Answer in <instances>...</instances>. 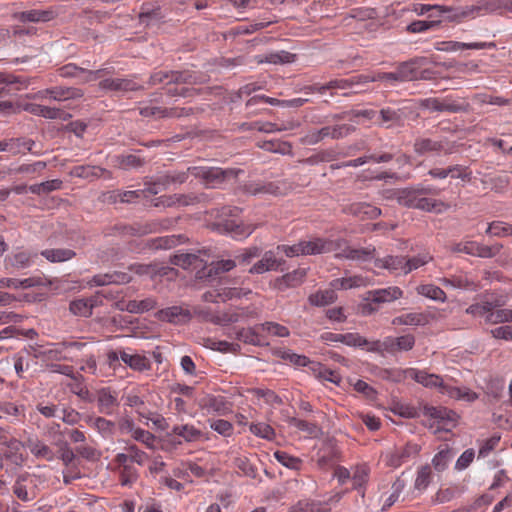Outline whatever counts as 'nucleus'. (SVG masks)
Masks as SVG:
<instances>
[{"instance_id": "1", "label": "nucleus", "mask_w": 512, "mask_h": 512, "mask_svg": "<svg viewBox=\"0 0 512 512\" xmlns=\"http://www.w3.org/2000/svg\"><path fill=\"white\" fill-rule=\"evenodd\" d=\"M402 296L403 291L397 286L369 290L365 293L363 301L358 305V311L363 316L372 315L379 310L382 304L391 303Z\"/></svg>"}, {"instance_id": "2", "label": "nucleus", "mask_w": 512, "mask_h": 512, "mask_svg": "<svg viewBox=\"0 0 512 512\" xmlns=\"http://www.w3.org/2000/svg\"><path fill=\"white\" fill-rule=\"evenodd\" d=\"M168 18V9L159 1H149L141 5L138 21L144 29L158 28Z\"/></svg>"}, {"instance_id": "3", "label": "nucleus", "mask_w": 512, "mask_h": 512, "mask_svg": "<svg viewBox=\"0 0 512 512\" xmlns=\"http://www.w3.org/2000/svg\"><path fill=\"white\" fill-rule=\"evenodd\" d=\"M191 175L199 178L206 186L221 184L230 178H236L240 170L219 167L190 166Z\"/></svg>"}, {"instance_id": "4", "label": "nucleus", "mask_w": 512, "mask_h": 512, "mask_svg": "<svg viewBox=\"0 0 512 512\" xmlns=\"http://www.w3.org/2000/svg\"><path fill=\"white\" fill-rule=\"evenodd\" d=\"M418 106L423 109H429L434 112H468L470 105L466 101L458 102L452 100L450 97H446L442 101L438 98H426L421 99L418 102Z\"/></svg>"}, {"instance_id": "5", "label": "nucleus", "mask_w": 512, "mask_h": 512, "mask_svg": "<svg viewBox=\"0 0 512 512\" xmlns=\"http://www.w3.org/2000/svg\"><path fill=\"white\" fill-rule=\"evenodd\" d=\"M198 82V77L189 71H157L154 72L149 78V85L154 86L161 83L168 85L175 83H188L195 84Z\"/></svg>"}, {"instance_id": "6", "label": "nucleus", "mask_w": 512, "mask_h": 512, "mask_svg": "<svg viewBox=\"0 0 512 512\" xmlns=\"http://www.w3.org/2000/svg\"><path fill=\"white\" fill-rule=\"evenodd\" d=\"M342 212L359 219H376L381 215V209L366 202H356L347 204L342 208Z\"/></svg>"}, {"instance_id": "7", "label": "nucleus", "mask_w": 512, "mask_h": 512, "mask_svg": "<svg viewBox=\"0 0 512 512\" xmlns=\"http://www.w3.org/2000/svg\"><path fill=\"white\" fill-rule=\"evenodd\" d=\"M429 62L426 57H414L399 63L396 67L400 72L402 82L418 80V69Z\"/></svg>"}, {"instance_id": "8", "label": "nucleus", "mask_w": 512, "mask_h": 512, "mask_svg": "<svg viewBox=\"0 0 512 512\" xmlns=\"http://www.w3.org/2000/svg\"><path fill=\"white\" fill-rule=\"evenodd\" d=\"M423 414L438 420V423L441 425L440 427L444 430H449L450 427H453L457 417V414L452 410L429 405L423 406Z\"/></svg>"}, {"instance_id": "9", "label": "nucleus", "mask_w": 512, "mask_h": 512, "mask_svg": "<svg viewBox=\"0 0 512 512\" xmlns=\"http://www.w3.org/2000/svg\"><path fill=\"white\" fill-rule=\"evenodd\" d=\"M236 267L235 259L213 261L209 266L205 265L203 269L198 270L196 277L199 279L212 278L221 273L229 272Z\"/></svg>"}, {"instance_id": "10", "label": "nucleus", "mask_w": 512, "mask_h": 512, "mask_svg": "<svg viewBox=\"0 0 512 512\" xmlns=\"http://www.w3.org/2000/svg\"><path fill=\"white\" fill-rule=\"evenodd\" d=\"M439 8V14H444V18L448 21L459 22L466 18L473 16L480 10L475 5L465 7H449L441 5Z\"/></svg>"}, {"instance_id": "11", "label": "nucleus", "mask_w": 512, "mask_h": 512, "mask_svg": "<svg viewBox=\"0 0 512 512\" xmlns=\"http://www.w3.org/2000/svg\"><path fill=\"white\" fill-rule=\"evenodd\" d=\"M505 305V301L502 297H488L486 296L482 303H476L470 305L466 309L467 314L473 316H487L490 310L499 308Z\"/></svg>"}, {"instance_id": "12", "label": "nucleus", "mask_w": 512, "mask_h": 512, "mask_svg": "<svg viewBox=\"0 0 512 512\" xmlns=\"http://www.w3.org/2000/svg\"><path fill=\"white\" fill-rule=\"evenodd\" d=\"M99 87L103 90L123 91V92L139 91V90L143 89V87L141 85H138L133 80L124 79V78L104 79V80L100 81Z\"/></svg>"}, {"instance_id": "13", "label": "nucleus", "mask_w": 512, "mask_h": 512, "mask_svg": "<svg viewBox=\"0 0 512 512\" xmlns=\"http://www.w3.org/2000/svg\"><path fill=\"white\" fill-rule=\"evenodd\" d=\"M3 445L6 449L2 452L3 460H7L17 467H21L25 462V457L21 452L22 443L16 438L6 440Z\"/></svg>"}, {"instance_id": "14", "label": "nucleus", "mask_w": 512, "mask_h": 512, "mask_svg": "<svg viewBox=\"0 0 512 512\" xmlns=\"http://www.w3.org/2000/svg\"><path fill=\"white\" fill-rule=\"evenodd\" d=\"M70 174L74 177L94 180L100 177L111 178V172L105 168L92 165H80L72 168Z\"/></svg>"}, {"instance_id": "15", "label": "nucleus", "mask_w": 512, "mask_h": 512, "mask_svg": "<svg viewBox=\"0 0 512 512\" xmlns=\"http://www.w3.org/2000/svg\"><path fill=\"white\" fill-rule=\"evenodd\" d=\"M290 187L285 183L268 182L264 184H250L246 186V190L253 194L266 193L271 195H284L289 191Z\"/></svg>"}, {"instance_id": "16", "label": "nucleus", "mask_w": 512, "mask_h": 512, "mask_svg": "<svg viewBox=\"0 0 512 512\" xmlns=\"http://www.w3.org/2000/svg\"><path fill=\"white\" fill-rule=\"evenodd\" d=\"M333 243L323 238H314L309 241H301L302 255H316L332 251Z\"/></svg>"}, {"instance_id": "17", "label": "nucleus", "mask_w": 512, "mask_h": 512, "mask_svg": "<svg viewBox=\"0 0 512 512\" xmlns=\"http://www.w3.org/2000/svg\"><path fill=\"white\" fill-rule=\"evenodd\" d=\"M158 317L162 321L179 324L190 320L191 313L180 306H172L162 309L158 312Z\"/></svg>"}, {"instance_id": "18", "label": "nucleus", "mask_w": 512, "mask_h": 512, "mask_svg": "<svg viewBox=\"0 0 512 512\" xmlns=\"http://www.w3.org/2000/svg\"><path fill=\"white\" fill-rule=\"evenodd\" d=\"M51 99L56 101H65L69 99H79L84 96V91L76 87H53L43 91Z\"/></svg>"}, {"instance_id": "19", "label": "nucleus", "mask_w": 512, "mask_h": 512, "mask_svg": "<svg viewBox=\"0 0 512 512\" xmlns=\"http://www.w3.org/2000/svg\"><path fill=\"white\" fill-rule=\"evenodd\" d=\"M466 489L464 484H453L446 488H440L431 501L433 504H444L452 501L455 497L461 495Z\"/></svg>"}, {"instance_id": "20", "label": "nucleus", "mask_w": 512, "mask_h": 512, "mask_svg": "<svg viewBox=\"0 0 512 512\" xmlns=\"http://www.w3.org/2000/svg\"><path fill=\"white\" fill-rule=\"evenodd\" d=\"M59 14L58 9H32L21 13V20L24 22H48Z\"/></svg>"}, {"instance_id": "21", "label": "nucleus", "mask_w": 512, "mask_h": 512, "mask_svg": "<svg viewBox=\"0 0 512 512\" xmlns=\"http://www.w3.org/2000/svg\"><path fill=\"white\" fill-rule=\"evenodd\" d=\"M171 263L179 266L183 269H188L193 267L194 269L201 270L205 267L206 262L201 259L198 255L192 253H182L178 255H174L171 258Z\"/></svg>"}, {"instance_id": "22", "label": "nucleus", "mask_w": 512, "mask_h": 512, "mask_svg": "<svg viewBox=\"0 0 512 512\" xmlns=\"http://www.w3.org/2000/svg\"><path fill=\"white\" fill-rule=\"evenodd\" d=\"M236 338L244 343L251 344L254 346H265L268 342H265L264 337L261 334L258 325L255 327L242 328L237 332Z\"/></svg>"}, {"instance_id": "23", "label": "nucleus", "mask_w": 512, "mask_h": 512, "mask_svg": "<svg viewBox=\"0 0 512 512\" xmlns=\"http://www.w3.org/2000/svg\"><path fill=\"white\" fill-rule=\"evenodd\" d=\"M495 47L494 42H472V43H461L446 41L441 42L436 47L440 51H455L459 49H485Z\"/></svg>"}, {"instance_id": "24", "label": "nucleus", "mask_w": 512, "mask_h": 512, "mask_svg": "<svg viewBox=\"0 0 512 512\" xmlns=\"http://www.w3.org/2000/svg\"><path fill=\"white\" fill-rule=\"evenodd\" d=\"M430 315L426 313H408L405 315L397 316L393 318L392 324L398 325H410V326H425L430 321Z\"/></svg>"}, {"instance_id": "25", "label": "nucleus", "mask_w": 512, "mask_h": 512, "mask_svg": "<svg viewBox=\"0 0 512 512\" xmlns=\"http://www.w3.org/2000/svg\"><path fill=\"white\" fill-rule=\"evenodd\" d=\"M432 193V189L421 187V188H404L402 197H400L401 206L407 208H415L417 200H419L420 196H424L426 194Z\"/></svg>"}, {"instance_id": "26", "label": "nucleus", "mask_w": 512, "mask_h": 512, "mask_svg": "<svg viewBox=\"0 0 512 512\" xmlns=\"http://www.w3.org/2000/svg\"><path fill=\"white\" fill-rule=\"evenodd\" d=\"M408 373L412 379L426 387H441L442 389L445 387L442 378L438 375L416 369H410Z\"/></svg>"}, {"instance_id": "27", "label": "nucleus", "mask_w": 512, "mask_h": 512, "mask_svg": "<svg viewBox=\"0 0 512 512\" xmlns=\"http://www.w3.org/2000/svg\"><path fill=\"white\" fill-rule=\"evenodd\" d=\"M97 403L100 413L111 415L113 408L118 406V401L115 395L109 389L103 388L97 393Z\"/></svg>"}, {"instance_id": "28", "label": "nucleus", "mask_w": 512, "mask_h": 512, "mask_svg": "<svg viewBox=\"0 0 512 512\" xmlns=\"http://www.w3.org/2000/svg\"><path fill=\"white\" fill-rule=\"evenodd\" d=\"M26 110L34 115L42 116L48 119H65L67 114L60 108L48 107L38 104H30Z\"/></svg>"}, {"instance_id": "29", "label": "nucleus", "mask_w": 512, "mask_h": 512, "mask_svg": "<svg viewBox=\"0 0 512 512\" xmlns=\"http://www.w3.org/2000/svg\"><path fill=\"white\" fill-rule=\"evenodd\" d=\"M202 402V407L208 412L212 411L219 415H226L230 412V405L222 396H208Z\"/></svg>"}, {"instance_id": "30", "label": "nucleus", "mask_w": 512, "mask_h": 512, "mask_svg": "<svg viewBox=\"0 0 512 512\" xmlns=\"http://www.w3.org/2000/svg\"><path fill=\"white\" fill-rule=\"evenodd\" d=\"M121 360L135 371H144L150 369V361L143 355L129 354L125 351H120Z\"/></svg>"}, {"instance_id": "31", "label": "nucleus", "mask_w": 512, "mask_h": 512, "mask_svg": "<svg viewBox=\"0 0 512 512\" xmlns=\"http://www.w3.org/2000/svg\"><path fill=\"white\" fill-rule=\"evenodd\" d=\"M279 262L275 258L272 251H267L263 258L256 262L250 269L251 274H262L266 271L275 270L279 266Z\"/></svg>"}, {"instance_id": "32", "label": "nucleus", "mask_w": 512, "mask_h": 512, "mask_svg": "<svg viewBox=\"0 0 512 512\" xmlns=\"http://www.w3.org/2000/svg\"><path fill=\"white\" fill-rule=\"evenodd\" d=\"M414 151L418 155H424L430 152H440L444 146L442 142L434 141L430 138H417L413 145Z\"/></svg>"}, {"instance_id": "33", "label": "nucleus", "mask_w": 512, "mask_h": 512, "mask_svg": "<svg viewBox=\"0 0 512 512\" xmlns=\"http://www.w3.org/2000/svg\"><path fill=\"white\" fill-rule=\"evenodd\" d=\"M331 509L327 503L314 500H301L291 507L290 512H330Z\"/></svg>"}, {"instance_id": "34", "label": "nucleus", "mask_w": 512, "mask_h": 512, "mask_svg": "<svg viewBox=\"0 0 512 512\" xmlns=\"http://www.w3.org/2000/svg\"><path fill=\"white\" fill-rule=\"evenodd\" d=\"M187 238L184 235H169L158 237L150 241V247L154 249H171L180 243H184Z\"/></svg>"}, {"instance_id": "35", "label": "nucleus", "mask_w": 512, "mask_h": 512, "mask_svg": "<svg viewBox=\"0 0 512 512\" xmlns=\"http://www.w3.org/2000/svg\"><path fill=\"white\" fill-rule=\"evenodd\" d=\"M311 370L315 374V376L319 379H323L329 382H332L336 385H339L341 382V376L338 372L327 368L318 362H313L311 366Z\"/></svg>"}, {"instance_id": "36", "label": "nucleus", "mask_w": 512, "mask_h": 512, "mask_svg": "<svg viewBox=\"0 0 512 512\" xmlns=\"http://www.w3.org/2000/svg\"><path fill=\"white\" fill-rule=\"evenodd\" d=\"M375 266L378 268L388 269L390 271L405 270V257L404 256H387L383 259H376Z\"/></svg>"}, {"instance_id": "37", "label": "nucleus", "mask_w": 512, "mask_h": 512, "mask_svg": "<svg viewBox=\"0 0 512 512\" xmlns=\"http://www.w3.org/2000/svg\"><path fill=\"white\" fill-rule=\"evenodd\" d=\"M28 447L36 458H43L47 461H53L55 458L52 449L40 440H29Z\"/></svg>"}, {"instance_id": "38", "label": "nucleus", "mask_w": 512, "mask_h": 512, "mask_svg": "<svg viewBox=\"0 0 512 512\" xmlns=\"http://www.w3.org/2000/svg\"><path fill=\"white\" fill-rule=\"evenodd\" d=\"M171 433L183 437L187 442L197 441L202 436L199 429L188 424L174 426Z\"/></svg>"}, {"instance_id": "39", "label": "nucleus", "mask_w": 512, "mask_h": 512, "mask_svg": "<svg viewBox=\"0 0 512 512\" xmlns=\"http://www.w3.org/2000/svg\"><path fill=\"white\" fill-rule=\"evenodd\" d=\"M295 54L281 51V52H275L270 53L269 55L265 56V58L258 56L257 62L259 64L261 63H272V64H284V63H291L295 61Z\"/></svg>"}, {"instance_id": "40", "label": "nucleus", "mask_w": 512, "mask_h": 512, "mask_svg": "<svg viewBox=\"0 0 512 512\" xmlns=\"http://www.w3.org/2000/svg\"><path fill=\"white\" fill-rule=\"evenodd\" d=\"M41 254L51 262H63L70 260L75 256V252L73 250L65 248L46 249Z\"/></svg>"}, {"instance_id": "41", "label": "nucleus", "mask_w": 512, "mask_h": 512, "mask_svg": "<svg viewBox=\"0 0 512 512\" xmlns=\"http://www.w3.org/2000/svg\"><path fill=\"white\" fill-rule=\"evenodd\" d=\"M452 458V449L449 448L448 445H445V448L441 449L432 459V465L436 471L442 472L447 468L448 463L451 461Z\"/></svg>"}, {"instance_id": "42", "label": "nucleus", "mask_w": 512, "mask_h": 512, "mask_svg": "<svg viewBox=\"0 0 512 512\" xmlns=\"http://www.w3.org/2000/svg\"><path fill=\"white\" fill-rule=\"evenodd\" d=\"M418 294L436 301L444 302L446 300L445 292L433 284H425L417 287Z\"/></svg>"}, {"instance_id": "43", "label": "nucleus", "mask_w": 512, "mask_h": 512, "mask_svg": "<svg viewBox=\"0 0 512 512\" xmlns=\"http://www.w3.org/2000/svg\"><path fill=\"white\" fill-rule=\"evenodd\" d=\"M443 392L447 393L451 398L461 399L467 402H472L477 399V394L468 388L446 386L443 387Z\"/></svg>"}, {"instance_id": "44", "label": "nucleus", "mask_w": 512, "mask_h": 512, "mask_svg": "<svg viewBox=\"0 0 512 512\" xmlns=\"http://www.w3.org/2000/svg\"><path fill=\"white\" fill-rule=\"evenodd\" d=\"M329 133V126L322 127L318 130H311L300 139V142L303 145H316L329 137Z\"/></svg>"}, {"instance_id": "45", "label": "nucleus", "mask_w": 512, "mask_h": 512, "mask_svg": "<svg viewBox=\"0 0 512 512\" xmlns=\"http://www.w3.org/2000/svg\"><path fill=\"white\" fill-rule=\"evenodd\" d=\"M486 323L498 324L504 322H512V310L511 309H500L495 308L490 310L485 319Z\"/></svg>"}, {"instance_id": "46", "label": "nucleus", "mask_w": 512, "mask_h": 512, "mask_svg": "<svg viewBox=\"0 0 512 512\" xmlns=\"http://www.w3.org/2000/svg\"><path fill=\"white\" fill-rule=\"evenodd\" d=\"M131 270L138 275H149L150 277L167 274L166 267H158L156 264H135L131 266Z\"/></svg>"}, {"instance_id": "47", "label": "nucleus", "mask_w": 512, "mask_h": 512, "mask_svg": "<svg viewBox=\"0 0 512 512\" xmlns=\"http://www.w3.org/2000/svg\"><path fill=\"white\" fill-rule=\"evenodd\" d=\"M391 344L389 345V349L391 351L399 350V351H409L415 345V337L411 334L403 335L397 337L395 339H391Z\"/></svg>"}, {"instance_id": "48", "label": "nucleus", "mask_w": 512, "mask_h": 512, "mask_svg": "<svg viewBox=\"0 0 512 512\" xmlns=\"http://www.w3.org/2000/svg\"><path fill=\"white\" fill-rule=\"evenodd\" d=\"M116 165L121 169L138 168L143 166L144 160L136 155H119L115 158Z\"/></svg>"}, {"instance_id": "49", "label": "nucleus", "mask_w": 512, "mask_h": 512, "mask_svg": "<svg viewBox=\"0 0 512 512\" xmlns=\"http://www.w3.org/2000/svg\"><path fill=\"white\" fill-rule=\"evenodd\" d=\"M287 421H288L289 425L295 426L299 430L307 433V435H309V436L316 437L318 435V433L320 432L319 427L314 423H310L308 421L298 419L295 417H290V418H288Z\"/></svg>"}, {"instance_id": "50", "label": "nucleus", "mask_w": 512, "mask_h": 512, "mask_svg": "<svg viewBox=\"0 0 512 512\" xmlns=\"http://www.w3.org/2000/svg\"><path fill=\"white\" fill-rule=\"evenodd\" d=\"M194 110L192 108L186 107H173V108H165L159 107V118H181L187 117L193 114Z\"/></svg>"}, {"instance_id": "51", "label": "nucleus", "mask_w": 512, "mask_h": 512, "mask_svg": "<svg viewBox=\"0 0 512 512\" xmlns=\"http://www.w3.org/2000/svg\"><path fill=\"white\" fill-rule=\"evenodd\" d=\"M375 252V248H346L343 253L344 256L348 259L352 260H362L366 261L368 259H371L373 257V254Z\"/></svg>"}, {"instance_id": "52", "label": "nucleus", "mask_w": 512, "mask_h": 512, "mask_svg": "<svg viewBox=\"0 0 512 512\" xmlns=\"http://www.w3.org/2000/svg\"><path fill=\"white\" fill-rule=\"evenodd\" d=\"M431 478V467L429 465L422 466L417 473V477L414 484L415 488L419 491L425 490L429 486Z\"/></svg>"}, {"instance_id": "53", "label": "nucleus", "mask_w": 512, "mask_h": 512, "mask_svg": "<svg viewBox=\"0 0 512 512\" xmlns=\"http://www.w3.org/2000/svg\"><path fill=\"white\" fill-rule=\"evenodd\" d=\"M258 328H260L261 331H266L267 333L277 337H288L290 335L286 326L276 322H264L262 324H258Z\"/></svg>"}, {"instance_id": "54", "label": "nucleus", "mask_w": 512, "mask_h": 512, "mask_svg": "<svg viewBox=\"0 0 512 512\" xmlns=\"http://www.w3.org/2000/svg\"><path fill=\"white\" fill-rule=\"evenodd\" d=\"M306 276L304 269H298L291 273H287L279 279V285L284 284L286 287H295L299 285Z\"/></svg>"}, {"instance_id": "55", "label": "nucleus", "mask_w": 512, "mask_h": 512, "mask_svg": "<svg viewBox=\"0 0 512 512\" xmlns=\"http://www.w3.org/2000/svg\"><path fill=\"white\" fill-rule=\"evenodd\" d=\"M502 248L503 245L499 243L488 246L476 242L474 256H478L481 258H492L495 257L501 251Z\"/></svg>"}, {"instance_id": "56", "label": "nucleus", "mask_w": 512, "mask_h": 512, "mask_svg": "<svg viewBox=\"0 0 512 512\" xmlns=\"http://www.w3.org/2000/svg\"><path fill=\"white\" fill-rule=\"evenodd\" d=\"M440 20H418L407 26V32H425L430 29H438Z\"/></svg>"}, {"instance_id": "57", "label": "nucleus", "mask_w": 512, "mask_h": 512, "mask_svg": "<svg viewBox=\"0 0 512 512\" xmlns=\"http://www.w3.org/2000/svg\"><path fill=\"white\" fill-rule=\"evenodd\" d=\"M420 451V446L417 444H407L400 453L392 455L390 463L393 466H399L402 459L415 455Z\"/></svg>"}, {"instance_id": "58", "label": "nucleus", "mask_w": 512, "mask_h": 512, "mask_svg": "<svg viewBox=\"0 0 512 512\" xmlns=\"http://www.w3.org/2000/svg\"><path fill=\"white\" fill-rule=\"evenodd\" d=\"M251 393L258 398H263L268 404L281 405L283 403L282 398L270 389L253 388Z\"/></svg>"}, {"instance_id": "59", "label": "nucleus", "mask_w": 512, "mask_h": 512, "mask_svg": "<svg viewBox=\"0 0 512 512\" xmlns=\"http://www.w3.org/2000/svg\"><path fill=\"white\" fill-rule=\"evenodd\" d=\"M56 444L59 447L58 458L63 462L65 466H69L76 458L75 452L65 441H59Z\"/></svg>"}, {"instance_id": "60", "label": "nucleus", "mask_w": 512, "mask_h": 512, "mask_svg": "<svg viewBox=\"0 0 512 512\" xmlns=\"http://www.w3.org/2000/svg\"><path fill=\"white\" fill-rule=\"evenodd\" d=\"M94 427L104 437H110L114 434L115 423L103 417H97L94 421Z\"/></svg>"}, {"instance_id": "61", "label": "nucleus", "mask_w": 512, "mask_h": 512, "mask_svg": "<svg viewBox=\"0 0 512 512\" xmlns=\"http://www.w3.org/2000/svg\"><path fill=\"white\" fill-rule=\"evenodd\" d=\"M69 309L74 315L78 316L89 317L92 314L87 299H77L72 301Z\"/></svg>"}, {"instance_id": "62", "label": "nucleus", "mask_w": 512, "mask_h": 512, "mask_svg": "<svg viewBox=\"0 0 512 512\" xmlns=\"http://www.w3.org/2000/svg\"><path fill=\"white\" fill-rule=\"evenodd\" d=\"M47 167V163L44 161H37L32 164H22L16 169L15 173L19 174H39Z\"/></svg>"}, {"instance_id": "63", "label": "nucleus", "mask_w": 512, "mask_h": 512, "mask_svg": "<svg viewBox=\"0 0 512 512\" xmlns=\"http://www.w3.org/2000/svg\"><path fill=\"white\" fill-rule=\"evenodd\" d=\"M236 467L246 476L255 478L257 475V469L250 462L247 457H239L235 459Z\"/></svg>"}, {"instance_id": "64", "label": "nucleus", "mask_w": 512, "mask_h": 512, "mask_svg": "<svg viewBox=\"0 0 512 512\" xmlns=\"http://www.w3.org/2000/svg\"><path fill=\"white\" fill-rule=\"evenodd\" d=\"M334 299L333 291L317 292L309 296L310 304L314 306H324L332 303Z\"/></svg>"}]
</instances>
